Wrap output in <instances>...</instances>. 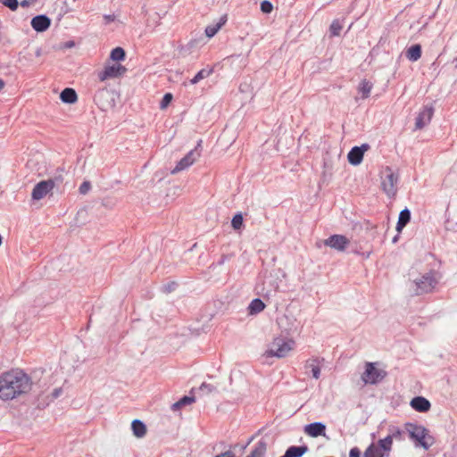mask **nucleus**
I'll list each match as a JSON object with an SVG mask.
<instances>
[{
  "label": "nucleus",
  "mask_w": 457,
  "mask_h": 457,
  "mask_svg": "<svg viewBox=\"0 0 457 457\" xmlns=\"http://www.w3.org/2000/svg\"><path fill=\"white\" fill-rule=\"evenodd\" d=\"M194 402H195L194 396L185 395L182 398H180L178 402L174 403L171 406V409L173 411H177V410L180 409L182 406L190 404Z\"/></svg>",
  "instance_id": "bb28decb"
},
{
  "label": "nucleus",
  "mask_w": 457,
  "mask_h": 457,
  "mask_svg": "<svg viewBox=\"0 0 457 457\" xmlns=\"http://www.w3.org/2000/svg\"><path fill=\"white\" fill-rule=\"evenodd\" d=\"M91 188V184L89 181H84L79 188V191L81 195H86Z\"/></svg>",
  "instance_id": "4c0bfd02"
},
{
  "label": "nucleus",
  "mask_w": 457,
  "mask_h": 457,
  "mask_svg": "<svg viewBox=\"0 0 457 457\" xmlns=\"http://www.w3.org/2000/svg\"><path fill=\"white\" fill-rule=\"evenodd\" d=\"M303 431L311 437L326 436V425L322 422H313L304 426Z\"/></svg>",
  "instance_id": "ddd939ff"
},
{
  "label": "nucleus",
  "mask_w": 457,
  "mask_h": 457,
  "mask_svg": "<svg viewBox=\"0 0 457 457\" xmlns=\"http://www.w3.org/2000/svg\"><path fill=\"white\" fill-rule=\"evenodd\" d=\"M252 440H253V437H251V438L247 441L246 445H244V446H243V448H245V447H246V446L251 443V441H252Z\"/></svg>",
  "instance_id": "09e8293b"
},
{
  "label": "nucleus",
  "mask_w": 457,
  "mask_h": 457,
  "mask_svg": "<svg viewBox=\"0 0 457 457\" xmlns=\"http://www.w3.org/2000/svg\"><path fill=\"white\" fill-rule=\"evenodd\" d=\"M264 308L265 303L260 298H255L250 303L248 311L250 314H257L263 311Z\"/></svg>",
  "instance_id": "393cba45"
},
{
  "label": "nucleus",
  "mask_w": 457,
  "mask_h": 457,
  "mask_svg": "<svg viewBox=\"0 0 457 457\" xmlns=\"http://www.w3.org/2000/svg\"><path fill=\"white\" fill-rule=\"evenodd\" d=\"M305 369H310L312 374V377L316 379H318L320 376V360L317 358L310 359L306 361Z\"/></svg>",
  "instance_id": "6ab92c4d"
},
{
  "label": "nucleus",
  "mask_w": 457,
  "mask_h": 457,
  "mask_svg": "<svg viewBox=\"0 0 457 457\" xmlns=\"http://www.w3.org/2000/svg\"><path fill=\"white\" fill-rule=\"evenodd\" d=\"M410 405L419 412H427L431 408L430 402L423 396H416L411 399Z\"/></svg>",
  "instance_id": "2eb2a0df"
},
{
  "label": "nucleus",
  "mask_w": 457,
  "mask_h": 457,
  "mask_svg": "<svg viewBox=\"0 0 457 457\" xmlns=\"http://www.w3.org/2000/svg\"><path fill=\"white\" fill-rule=\"evenodd\" d=\"M350 241L343 235H332L324 241V245L337 251L343 252L348 246Z\"/></svg>",
  "instance_id": "9d476101"
},
{
  "label": "nucleus",
  "mask_w": 457,
  "mask_h": 457,
  "mask_svg": "<svg viewBox=\"0 0 457 457\" xmlns=\"http://www.w3.org/2000/svg\"><path fill=\"white\" fill-rule=\"evenodd\" d=\"M110 95V92L106 88H101L96 91L94 96L95 103L101 108L105 109L109 104L104 102V99Z\"/></svg>",
  "instance_id": "f3484780"
},
{
  "label": "nucleus",
  "mask_w": 457,
  "mask_h": 457,
  "mask_svg": "<svg viewBox=\"0 0 457 457\" xmlns=\"http://www.w3.org/2000/svg\"><path fill=\"white\" fill-rule=\"evenodd\" d=\"M231 226L234 229H240L243 226V216L240 212L235 214L231 220Z\"/></svg>",
  "instance_id": "2f4dec72"
},
{
  "label": "nucleus",
  "mask_w": 457,
  "mask_h": 457,
  "mask_svg": "<svg viewBox=\"0 0 457 457\" xmlns=\"http://www.w3.org/2000/svg\"><path fill=\"white\" fill-rule=\"evenodd\" d=\"M176 287H177L176 282H170L164 286V292L170 293V292L173 291Z\"/></svg>",
  "instance_id": "ea45409f"
},
{
  "label": "nucleus",
  "mask_w": 457,
  "mask_h": 457,
  "mask_svg": "<svg viewBox=\"0 0 457 457\" xmlns=\"http://www.w3.org/2000/svg\"><path fill=\"white\" fill-rule=\"evenodd\" d=\"M127 71V69L120 64H112L105 66L104 69L98 73V78L101 81L108 79L118 78L122 76Z\"/></svg>",
  "instance_id": "1a4fd4ad"
},
{
  "label": "nucleus",
  "mask_w": 457,
  "mask_h": 457,
  "mask_svg": "<svg viewBox=\"0 0 457 457\" xmlns=\"http://www.w3.org/2000/svg\"><path fill=\"white\" fill-rule=\"evenodd\" d=\"M34 0H22L19 4L22 7H29L31 3H34Z\"/></svg>",
  "instance_id": "a18cd8bd"
},
{
  "label": "nucleus",
  "mask_w": 457,
  "mask_h": 457,
  "mask_svg": "<svg viewBox=\"0 0 457 457\" xmlns=\"http://www.w3.org/2000/svg\"><path fill=\"white\" fill-rule=\"evenodd\" d=\"M411 220V212L408 208H405L401 211L398 218V221L396 224L397 231H401L410 221Z\"/></svg>",
  "instance_id": "412c9836"
},
{
  "label": "nucleus",
  "mask_w": 457,
  "mask_h": 457,
  "mask_svg": "<svg viewBox=\"0 0 457 457\" xmlns=\"http://www.w3.org/2000/svg\"><path fill=\"white\" fill-rule=\"evenodd\" d=\"M201 390H207L208 392H212L213 389V386L205 383H203L201 387Z\"/></svg>",
  "instance_id": "c03bdc74"
},
{
  "label": "nucleus",
  "mask_w": 457,
  "mask_h": 457,
  "mask_svg": "<svg viewBox=\"0 0 457 457\" xmlns=\"http://www.w3.org/2000/svg\"><path fill=\"white\" fill-rule=\"evenodd\" d=\"M215 457H236L235 453L231 451H226L224 453H221Z\"/></svg>",
  "instance_id": "37998d69"
},
{
  "label": "nucleus",
  "mask_w": 457,
  "mask_h": 457,
  "mask_svg": "<svg viewBox=\"0 0 457 457\" xmlns=\"http://www.w3.org/2000/svg\"><path fill=\"white\" fill-rule=\"evenodd\" d=\"M172 95L170 93H166L162 101H161V104H160V108L161 109H165L169 104L171 102L172 100Z\"/></svg>",
  "instance_id": "c9c22d12"
},
{
  "label": "nucleus",
  "mask_w": 457,
  "mask_h": 457,
  "mask_svg": "<svg viewBox=\"0 0 457 457\" xmlns=\"http://www.w3.org/2000/svg\"><path fill=\"white\" fill-rule=\"evenodd\" d=\"M295 342L293 340H285L280 337H277L273 340L270 349L266 352L269 357L283 358L288 354L293 349Z\"/></svg>",
  "instance_id": "20e7f679"
},
{
  "label": "nucleus",
  "mask_w": 457,
  "mask_h": 457,
  "mask_svg": "<svg viewBox=\"0 0 457 457\" xmlns=\"http://www.w3.org/2000/svg\"><path fill=\"white\" fill-rule=\"evenodd\" d=\"M202 140H199L197 145L195 149L188 152L176 165V167L171 170L172 174H176L189 166H191L200 156V151L198 148L201 146Z\"/></svg>",
  "instance_id": "0eeeda50"
},
{
  "label": "nucleus",
  "mask_w": 457,
  "mask_h": 457,
  "mask_svg": "<svg viewBox=\"0 0 457 457\" xmlns=\"http://www.w3.org/2000/svg\"><path fill=\"white\" fill-rule=\"evenodd\" d=\"M220 29L219 26L215 25H210L206 27L205 29V34L208 37H213Z\"/></svg>",
  "instance_id": "e433bc0d"
},
{
  "label": "nucleus",
  "mask_w": 457,
  "mask_h": 457,
  "mask_svg": "<svg viewBox=\"0 0 457 457\" xmlns=\"http://www.w3.org/2000/svg\"><path fill=\"white\" fill-rule=\"evenodd\" d=\"M62 394V388H55L53 392V396L57 398Z\"/></svg>",
  "instance_id": "49530a36"
},
{
  "label": "nucleus",
  "mask_w": 457,
  "mask_h": 457,
  "mask_svg": "<svg viewBox=\"0 0 457 457\" xmlns=\"http://www.w3.org/2000/svg\"><path fill=\"white\" fill-rule=\"evenodd\" d=\"M349 457H361V452L357 447H353L350 450Z\"/></svg>",
  "instance_id": "a19ab883"
},
{
  "label": "nucleus",
  "mask_w": 457,
  "mask_h": 457,
  "mask_svg": "<svg viewBox=\"0 0 457 457\" xmlns=\"http://www.w3.org/2000/svg\"><path fill=\"white\" fill-rule=\"evenodd\" d=\"M341 21L338 19H336L332 21L329 27V33L332 37H337L340 35L342 29Z\"/></svg>",
  "instance_id": "7c9ffc66"
},
{
  "label": "nucleus",
  "mask_w": 457,
  "mask_h": 457,
  "mask_svg": "<svg viewBox=\"0 0 457 457\" xmlns=\"http://www.w3.org/2000/svg\"><path fill=\"white\" fill-rule=\"evenodd\" d=\"M436 275V271L430 270L421 275L420 278H415L412 281V290L414 294L420 295L432 292L438 283Z\"/></svg>",
  "instance_id": "7ed1b4c3"
},
{
  "label": "nucleus",
  "mask_w": 457,
  "mask_h": 457,
  "mask_svg": "<svg viewBox=\"0 0 457 457\" xmlns=\"http://www.w3.org/2000/svg\"><path fill=\"white\" fill-rule=\"evenodd\" d=\"M393 445V440L389 436H386L384 439H380L378 442V446L382 449V451L388 455Z\"/></svg>",
  "instance_id": "c85d7f7f"
},
{
  "label": "nucleus",
  "mask_w": 457,
  "mask_h": 457,
  "mask_svg": "<svg viewBox=\"0 0 457 457\" xmlns=\"http://www.w3.org/2000/svg\"><path fill=\"white\" fill-rule=\"evenodd\" d=\"M126 53L123 48L118 46L112 50L110 58L112 61L120 62L125 59Z\"/></svg>",
  "instance_id": "c756f323"
},
{
  "label": "nucleus",
  "mask_w": 457,
  "mask_h": 457,
  "mask_svg": "<svg viewBox=\"0 0 457 457\" xmlns=\"http://www.w3.org/2000/svg\"><path fill=\"white\" fill-rule=\"evenodd\" d=\"M385 375L386 373L383 370H378L373 363L368 362L362 375V379L367 384H375L382 380Z\"/></svg>",
  "instance_id": "6e6552de"
},
{
  "label": "nucleus",
  "mask_w": 457,
  "mask_h": 457,
  "mask_svg": "<svg viewBox=\"0 0 457 457\" xmlns=\"http://www.w3.org/2000/svg\"><path fill=\"white\" fill-rule=\"evenodd\" d=\"M370 148L368 144H362L361 146L353 147L347 154L348 162L353 165H358L363 159L365 151Z\"/></svg>",
  "instance_id": "f8f14e48"
},
{
  "label": "nucleus",
  "mask_w": 457,
  "mask_h": 457,
  "mask_svg": "<svg viewBox=\"0 0 457 457\" xmlns=\"http://www.w3.org/2000/svg\"><path fill=\"white\" fill-rule=\"evenodd\" d=\"M405 56L408 60L411 62L418 61L421 56V46L419 44L412 45L406 51Z\"/></svg>",
  "instance_id": "4be33fe9"
},
{
  "label": "nucleus",
  "mask_w": 457,
  "mask_h": 457,
  "mask_svg": "<svg viewBox=\"0 0 457 457\" xmlns=\"http://www.w3.org/2000/svg\"><path fill=\"white\" fill-rule=\"evenodd\" d=\"M105 19H107L108 21H112L113 19L111 18V16H105Z\"/></svg>",
  "instance_id": "8fccbe9b"
},
{
  "label": "nucleus",
  "mask_w": 457,
  "mask_h": 457,
  "mask_svg": "<svg viewBox=\"0 0 457 457\" xmlns=\"http://www.w3.org/2000/svg\"><path fill=\"white\" fill-rule=\"evenodd\" d=\"M405 428L410 438L415 442V446L428 450L435 444V438L429 435L428 430L425 427L407 423Z\"/></svg>",
  "instance_id": "f03ea898"
},
{
  "label": "nucleus",
  "mask_w": 457,
  "mask_h": 457,
  "mask_svg": "<svg viewBox=\"0 0 457 457\" xmlns=\"http://www.w3.org/2000/svg\"><path fill=\"white\" fill-rule=\"evenodd\" d=\"M309 451L307 445H300V446H290L287 449L284 455L281 457H302L305 453Z\"/></svg>",
  "instance_id": "dca6fc26"
},
{
  "label": "nucleus",
  "mask_w": 457,
  "mask_h": 457,
  "mask_svg": "<svg viewBox=\"0 0 457 457\" xmlns=\"http://www.w3.org/2000/svg\"><path fill=\"white\" fill-rule=\"evenodd\" d=\"M5 82L3 79H0V92L4 88Z\"/></svg>",
  "instance_id": "de8ad7c7"
},
{
  "label": "nucleus",
  "mask_w": 457,
  "mask_h": 457,
  "mask_svg": "<svg viewBox=\"0 0 457 457\" xmlns=\"http://www.w3.org/2000/svg\"><path fill=\"white\" fill-rule=\"evenodd\" d=\"M56 179L42 180L35 185L31 197L35 201L43 199L47 194H49L56 185Z\"/></svg>",
  "instance_id": "423d86ee"
},
{
  "label": "nucleus",
  "mask_w": 457,
  "mask_h": 457,
  "mask_svg": "<svg viewBox=\"0 0 457 457\" xmlns=\"http://www.w3.org/2000/svg\"><path fill=\"white\" fill-rule=\"evenodd\" d=\"M272 9L273 5L270 1L264 0L261 3V10L262 12L270 13L272 12Z\"/></svg>",
  "instance_id": "f704fd0d"
},
{
  "label": "nucleus",
  "mask_w": 457,
  "mask_h": 457,
  "mask_svg": "<svg viewBox=\"0 0 457 457\" xmlns=\"http://www.w3.org/2000/svg\"><path fill=\"white\" fill-rule=\"evenodd\" d=\"M403 434V431L401 430L400 428H390V433L388 436L391 437L392 440H394V439L402 440Z\"/></svg>",
  "instance_id": "473e14b6"
},
{
  "label": "nucleus",
  "mask_w": 457,
  "mask_h": 457,
  "mask_svg": "<svg viewBox=\"0 0 457 457\" xmlns=\"http://www.w3.org/2000/svg\"><path fill=\"white\" fill-rule=\"evenodd\" d=\"M131 428L135 436L141 438L146 434V427L139 420H134L131 423Z\"/></svg>",
  "instance_id": "aec40b11"
},
{
  "label": "nucleus",
  "mask_w": 457,
  "mask_h": 457,
  "mask_svg": "<svg viewBox=\"0 0 457 457\" xmlns=\"http://www.w3.org/2000/svg\"><path fill=\"white\" fill-rule=\"evenodd\" d=\"M30 24L37 32H44L50 27L51 20L46 15L40 14L33 17Z\"/></svg>",
  "instance_id": "4468645a"
},
{
  "label": "nucleus",
  "mask_w": 457,
  "mask_h": 457,
  "mask_svg": "<svg viewBox=\"0 0 457 457\" xmlns=\"http://www.w3.org/2000/svg\"><path fill=\"white\" fill-rule=\"evenodd\" d=\"M227 20H228V18H227V14H224V15H222V16L220 18V20H219V21L216 23V25H217V26H219V28H220V29H221V27H222V26L227 22Z\"/></svg>",
  "instance_id": "79ce46f5"
},
{
  "label": "nucleus",
  "mask_w": 457,
  "mask_h": 457,
  "mask_svg": "<svg viewBox=\"0 0 457 457\" xmlns=\"http://www.w3.org/2000/svg\"><path fill=\"white\" fill-rule=\"evenodd\" d=\"M370 254V253H368L366 254V258H369Z\"/></svg>",
  "instance_id": "603ef678"
},
{
  "label": "nucleus",
  "mask_w": 457,
  "mask_h": 457,
  "mask_svg": "<svg viewBox=\"0 0 457 457\" xmlns=\"http://www.w3.org/2000/svg\"><path fill=\"white\" fill-rule=\"evenodd\" d=\"M398 175L390 167H386L381 177L383 191L389 196H395L397 192Z\"/></svg>",
  "instance_id": "39448f33"
},
{
  "label": "nucleus",
  "mask_w": 457,
  "mask_h": 457,
  "mask_svg": "<svg viewBox=\"0 0 457 457\" xmlns=\"http://www.w3.org/2000/svg\"><path fill=\"white\" fill-rule=\"evenodd\" d=\"M213 73V68L210 69H202L199 71L195 76L190 80L192 85L197 84L200 80L208 78L210 75Z\"/></svg>",
  "instance_id": "a878e982"
},
{
  "label": "nucleus",
  "mask_w": 457,
  "mask_h": 457,
  "mask_svg": "<svg viewBox=\"0 0 457 457\" xmlns=\"http://www.w3.org/2000/svg\"><path fill=\"white\" fill-rule=\"evenodd\" d=\"M29 377L21 370H12L0 376V398L11 400L30 390Z\"/></svg>",
  "instance_id": "f257e3e1"
},
{
  "label": "nucleus",
  "mask_w": 457,
  "mask_h": 457,
  "mask_svg": "<svg viewBox=\"0 0 457 457\" xmlns=\"http://www.w3.org/2000/svg\"><path fill=\"white\" fill-rule=\"evenodd\" d=\"M60 98L63 103L74 104L78 100V96L73 88L66 87L61 92Z\"/></svg>",
  "instance_id": "a211bd4d"
},
{
  "label": "nucleus",
  "mask_w": 457,
  "mask_h": 457,
  "mask_svg": "<svg viewBox=\"0 0 457 457\" xmlns=\"http://www.w3.org/2000/svg\"><path fill=\"white\" fill-rule=\"evenodd\" d=\"M267 451V442L264 439H261L254 449L246 457H264Z\"/></svg>",
  "instance_id": "5701e85b"
},
{
  "label": "nucleus",
  "mask_w": 457,
  "mask_h": 457,
  "mask_svg": "<svg viewBox=\"0 0 457 457\" xmlns=\"http://www.w3.org/2000/svg\"><path fill=\"white\" fill-rule=\"evenodd\" d=\"M102 204L106 208L112 209L116 204V201L111 197H106L103 199Z\"/></svg>",
  "instance_id": "58836bf2"
},
{
  "label": "nucleus",
  "mask_w": 457,
  "mask_h": 457,
  "mask_svg": "<svg viewBox=\"0 0 457 457\" xmlns=\"http://www.w3.org/2000/svg\"><path fill=\"white\" fill-rule=\"evenodd\" d=\"M0 3L12 11H16L19 6L18 0H0Z\"/></svg>",
  "instance_id": "72a5a7b5"
},
{
  "label": "nucleus",
  "mask_w": 457,
  "mask_h": 457,
  "mask_svg": "<svg viewBox=\"0 0 457 457\" xmlns=\"http://www.w3.org/2000/svg\"><path fill=\"white\" fill-rule=\"evenodd\" d=\"M371 89L372 84L370 81L366 79L361 80L359 86V91L361 93L362 98H368L370 96Z\"/></svg>",
  "instance_id": "cd10ccee"
},
{
  "label": "nucleus",
  "mask_w": 457,
  "mask_h": 457,
  "mask_svg": "<svg viewBox=\"0 0 457 457\" xmlns=\"http://www.w3.org/2000/svg\"><path fill=\"white\" fill-rule=\"evenodd\" d=\"M434 114L432 106H425L418 114L415 121V129H422L431 120Z\"/></svg>",
  "instance_id": "9b49d317"
},
{
  "label": "nucleus",
  "mask_w": 457,
  "mask_h": 457,
  "mask_svg": "<svg viewBox=\"0 0 457 457\" xmlns=\"http://www.w3.org/2000/svg\"><path fill=\"white\" fill-rule=\"evenodd\" d=\"M386 454L375 444H371L364 452L363 457H385Z\"/></svg>",
  "instance_id": "b1692460"
},
{
  "label": "nucleus",
  "mask_w": 457,
  "mask_h": 457,
  "mask_svg": "<svg viewBox=\"0 0 457 457\" xmlns=\"http://www.w3.org/2000/svg\"><path fill=\"white\" fill-rule=\"evenodd\" d=\"M34 1L36 2L37 0H34Z\"/></svg>",
  "instance_id": "864d4df0"
},
{
  "label": "nucleus",
  "mask_w": 457,
  "mask_h": 457,
  "mask_svg": "<svg viewBox=\"0 0 457 457\" xmlns=\"http://www.w3.org/2000/svg\"><path fill=\"white\" fill-rule=\"evenodd\" d=\"M396 240H397V237H394L393 242H396Z\"/></svg>",
  "instance_id": "3c124183"
}]
</instances>
